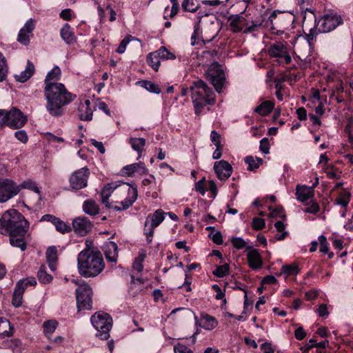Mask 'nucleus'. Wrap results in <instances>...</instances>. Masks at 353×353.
Returning a JSON list of instances; mask_svg holds the SVG:
<instances>
[{
	"label": "nucleus",
	"mask_w": 353,
	"mask_h": 353,
	"mask_svg": "<svg viewBox=\"0 0 353 353\" xmlns=\"http://www.w3.org/2000/svg\"><path fill=\"white\" fill-rule=\"evenodd\" d=\"M265 226V221L263 219L254 217L252 220V228L254 230H261Z\"/></svg>",
	"instance_id": "nucleus-60"
},
{
	"label": "nucleus",
	"mask_w": 353,
	"mask_h": 353,
	"mask_svg": "<svg viewBox=\"0 0 353 353\" xmlns=\"http://www.w3.org/2000/svg\"><path fill=\"white\" fill-rule=\"evenodd\" d=\"M319 184V179L316 178L315 182L311 187L305 185H297L296 187V199L302 203H305L314 196V188Z\"/></svg>",
	"instance_id": "nucleus-14"
},
{
	"label": "nucleus",
	"mask_w": 353,
	"mask_h": 353,
	"mask_svg": "<svg viewBox=\"0 0 353 353\" xmlns=\"http://www.w3.org/2000/svg\"><path fill=\"white\" fill-rule=\"evenodd\" d=\"M210 139L212 142L216 145V147L221 146V137L217 132H216L215 130H212L210 134Z\"/></svg>",
	"instance_id": "nucleus-61"
},
{
	"label": "nucleus",
	"mask_w": 353,
	"mask_h": 353,
	"mask_svg": "<svg viewBox=\"0 0 353 353\" xmlns=\"http://www.w3.org/2000/svg\"><path fill=\"white\" fill-rule=\"evenodd\" d=\"M61 77V69L59 66H54L50 72H48L44 83L45 86L49 84H58L57 81Z\"/></svg>",
	"instance_id": "nucleus-27"
},
{
	"label": "nucleus",
	"mask_w": 353,
	"mask_h": 353,
	"mask_svg": "<svg viewBox=\"0 0 353 353\" xmlns=\"http://www.w3.org/2000/svg\"><path fill=\"white\" fill-rule=\"evenodd\" d=\"M29 223L22 214L15 209H9L0 217V233L10 236V243L21 251L27 248L25 235Z\"/></svg>",
	"instance_id": "nucleus-1"
},
{
	"label": "nucleus",
	"mask_w": 353,
	"mask_h": 353,
	"mask_svg": "<svg viewBox=\"0 0 353 353\" xmlns=\"http://www.w3.org/2000/svg\"><path fill=\"white\" fill-rule=\"evenodd\" d=\"M37 276L39 281L42 283H48L52 280V276L47 273L45 265H42L39 268L37 272Z\"/></svg>",
	"instance_id": "nucleus-40"
},
{
	"label": "nucleus",
	"mask_w": 353,
	"mask_h": 353,
	"mask_svg": "<svg viewBox=\"0 0 353 353\" xmlns=\"http://www.w3.org/2000/svg\"><path fill=\"white\" fill-rule=\"evenodd\" d=\"M86 240L85 248L77 256L79 273L85 278H93L99 275L105 268L101 252L97 248H90Z\"/></svg>",
	"instance_id": "nucleus-2"
},
{
	"label": "nucleus",
	"mask_w": 353,
	"mask_h": 353,
	"mask_svg": "<svg viewBox=\"0 0 353 353\" xmlns=\"http://www.w3.org/2000/svg\"><path fill=\"white\" fill-rule=\"evenodd\" d=\"M93 327L97 331V336L102 340L110 337V331L112 326V319L110 314L104 312H95L90 318Z\"/></svg>",
	"instance_id": "nucleus-5"
},
{
	"label": "nucleus",
	"mask_w": 353,
	"mask_h": 353,
	"mask_svg": "<svg viewBox=\"0 0 353 353\" xmlns=\"http://www.w3.org/2000/svg\"><path fill=\"white\" fill-rule=\"evenodd\" d=\"M218 325L216 319L210 315L203 316L201 318V327L205 330H211Z\"/></svg>",
	"instance_id": "nucleus-37"
},
{
	"label": "nucleus",
	"mask_w": 353,
	"mask_h": 353,
	"mask_svg": "<svg viewBox=\"0 0 353 353\" xmlns=\"http://www.w3.org/2000/svg\"><path fill=\"white\" fill-rule=\"evenodd\" d=\"M281 272L287 276L296 275L299 268L296 264L285 265L281 268Z\"/></svg>",
	"instance_id": "nucleus-46"
},
{
	"label": "nucleus",
	"mask_w": 353,
	"mask_h": 353,
	"mask_svg": "<svg viewBox=\"0 0 353 353\" xmlns=\"http://www.w3.org/2000/svg\"><path fill=\"white\" fill-rule=\"evenodd\" d=\"M268 52L270 57L277 59V61L279 64H288L292 61L291 57L288 51L286 43L276 41L270 46Z\"/></svg>",
	"instance_id": "nucleus-9"
},
{
	"label": "nucleus",
	"mask_w": 353,
	"mask_h": 353,
	"mask_svg": "<svg viewBox=\"0 0 353 353\" xmlns=\"http://www.w3.org/2000/svg\"><path fill=\"white\" fill-rule=\"evenodd\" d=\"M92 226V222L85 216L77 217L72 221V228L75 234L81 236L90 232Z\"/></svg>",
	"instance_id": "nucleus-13"
},
{
	"label": "nucleus",
	"mask_w": 353,
	"mask_h": 353,
	"mask_svg": "<svg viewBox=\"0 0 353 353\" xmlns=\"http://www.w3.org/2000/svg\"><path fill=\"white\" fill-rule=\"evenodd\" d=\"M54 225L55 226L56 230L62 234H65L71 231L70 226L67 225L64 221H61L59 218H58L56 223H54Z\"/></svg>",
	"instance_id": "nucleus-54"
},
{
	"label": "nucleus",
	"mask_w": 353,
	"mask_h": 353,
	"mask_svg": "<svg viewBox=\"0 0 353 353\" xmlns=\"http://www.w3.org/2000/svg\"><path fill=\"white\" fill-rule=\"evenodd\" d=\"M118 187L117 185H116L114 183H108L107 185H105L101 193V202L105 204V207L108 209H110L112 208V205L109 203V198L110 197L113 191Z\"/></svg>",
	"instance_id": "nucleus-25"
},
{
	"label": "nucleus",
	"mask_w": 353,
	"mask_h": 353,
	"mask_svg": "<svg viewBox=\"0 0 353 353\" xmlns=\"http://www.w3.org/2000/svg\"><path fill=\"white\" fill-rule=\"evenodd\" d=\"M260 150L264 154H268L270 152V144L268 138H263L260 141Z\"/></svg>",
	"instance_id": "nucleus-62"
},
{
	"label": "nucleus",
	"mask_w": 353,
	"mask_h": 353,
	"mask_svg": "<svg viewBox=\"0 0 353 353\" xmlns=\"http://www.w3.org/2000/svg\"><path fill=\"white\" fill-rule=\"evenodd\" d=\"M319 241L320 243V252H323V254H327L328 257L330 259L333 258L334 253L333 252H329V246L328 243L327 242V239L323 235H320L319 236Z\"/></svg>",
	"instance_id": "nucleus-45"
},
{
	"label": "nucleus",
	"mask_w": 353,
	"mask_h": 353,
	"mask_svg": "<svg viewBox=\"0 0 353 353\" xmlns=\"http://www.w3.org/2000/svg\"><path fill=\"white\" fill-rule=\"evenodd\" d=\"M207 79L211 82L214 89L221 92L225 81V74L220 68V65L214 63L205 72Z\"/></svg>",
	"instance_id": "nucleus-11"
},
{
	"label": "nucleus",
	"mask_w": 353,
	"mask_h": 353,
	"mask_svg": "<svg viewBox=\"0 0 353 353\" xmlns=\"http://www.w3.org/2000/svg\"><path fill=\"white\" fill-rule=\"evenodd\" d=\"M146 257L145 250L141 249L139 251L138 256L134 259L132 268L137 272H141L143 270V263Z\"/></svg>",
	"instance_id": "nucleus-33"
},
{
	"label": "nucleus",
	"mask_w": 353,
	"mask_h": 353,
	"mask_svg": "<svg viewBox=\"0 0 353 353\" xmlns=\"http://www.w3.org/2000/svg\"><path fill=\"white\" fill-rule=\"evenodd\" d=\"M263 162V159L259 157L254 158L252 156H248L245 158V163L248 165V170L250 171H255Z\"/></svg>",
	"instance_id": "nucleus-36"
},
{
	"label": "nucleus",
	"mask_w": 353,
	"mask_h": 353,
	"mask_svg": "<svg viewBox=\"0 0 353 353\" xmlns=\"http://www.w3.org/2000/svg\"><path fill=\"white\" fill-rule=\"evenodd\" d=\"M182 8L184 11L194 12L197 10L198 6L195 5L194 0H183Z\"/></svg>",
	"instance_id": "nucleus-55"
},
{
	"label": "nucleus",
	"mask_w": 353,
	"mask_h": 353,
	"mask_svg": "<svg viewBox=\"0 0 353 353\" xmlns=\"http://www.w3.org/2000/svg\"><path fill=\"white\" fill-rule=\"evenodd\" d=\"M15 138L23 143H26L28 140L26 132L23 130H17L14 132Z\"/></svg>",
	"instance_id": "nucleus-57"
},
{
	"label": "nucleus",
	"mask_w": 353,
	"mask_h": 353,
	"mask_svg": "<svg viewBox=\"0 0 353 353\" xmlns=\"http://www.w3.org/2000/svg\"><path fill=\"white\" fill-rule=\"evenodd\" d=\"M307 207L303 210L304 212L315 214L320 210L319 205L312 200L307 203Z\"/></svg>",
	"instance_id": "nucleus-56"
},
{
	"label": "nucleus",
	"mask_w": 353,
	"mask_h": 353,
	"mask_svg": "<svg viewBox=\"0 0 353 353\" xmlns=\"http://www.w3.org/2000/svg\"><path fill=\"white\" fill-rule=\"evenodd\" d=\"M128 143L134 150L137 152L139 154H141L145 145V139L143 138L130 137L128 139Z\"/></svg>",
	"instance_id": "nucleus-35"
},
{
	"label": "nucleus",
	"mask_w": 353,
	"mask_h": 353,
	"mask_svg": "<svg viewBox=\"0 0 353 353\" xmlns=\"http://www.w3.org/2000/svg\"><path fill=\"white\" fill-rule=\"evenodd\" d=\"M230 27L234 32H240L243 30L244 17L240 14L232 16L230 19Z\"/></svg>",
	"instance_id": "nucleus-31"
},
{
	"label": "nucleus",
	"mask_w": 353,
	"mask_h": 353,
	"mask_svg": "<svg viewBox=\"0 0 353 353\" xmlns=\"http://www.w3.org/2000/svg\"><path fill=\"white\" fill-rule=\"evenodd\" d=\"M18 184L10 179L0 178V203H6L19 193Z\"/></svg>",
	"instance_id": "nucleus-10"
},
{
	"label": "nucleus",
	"mask_w": 353,
	"mask_h": 353,
	"mask_svg": "<svg viewBox=\"0 0 353 353\" xmlns=\"http://www.w3.org/2000/svg\"><path fill=\"white\" fill-rule=\"evenodd\" d=\"M122 171L123 174L132 176L136 173L144 174L147 172L148 170L143 163L139 162L125 165L123 168Z\"/></svg>",
	"instance_id": "nucleus-21"
},
{
	"label": "nucleus",
	"mask_w": 353,
	"mask_h": 353,
	"mask_svg": "<svg viewBox=\"0 0 353 353\" xmlns=\"http://www.w3.org/2000/svg\"><path fill=\"white\" fill-rule=\"evenodd\" d=\"M311 13L314 18L315 24H316V28L319 30V32H330L343 23L341 16L334 12L324 14L318 21L314 14L312 12Z\"/></svg>",
	"instance_id": "nucleus-6"
},
{
	"label": "nucleus",
	"mask_w": 353,
	"mask_h": 353,
	"mask_svg": "<svg viewBox=\"0 0 353 353\" xmlns=\"http://www.w3.org/2000/svg\"><path fill=\"white\" fill-rule=\"evenodd\" d=\"M58 326V322L56 320H48L43 324V333L46 336L50 339L52 334L54 332Z\"/></svg>",
	"instance_id": "nucleus-34"
},
{
	"label": "nucleus",
	"mask_w": 353,
	"mask_h": 353,
	"mask_svg": "<svg viewBox=\"0 0 353 353\" xmlns=\"http://www.w3.org/2000/svg\"><path fill=\"white\" fill-rule=\"evenodd\" d=\"M246 252L249 267L254 270L260 269L263 265V259L259 251L251 246H248Z\"/></svg>",
	"instance_id": "nucleus-17"
},
{
	"label": "nucleus",
	"mask_w": 353,
	"mask_h": 353,
	"mask_svg": "<svg viewBox=\"0 0 353 353\" xmlns=\"http://www.w3.org/2000/svg\"><path fill=\"white\" fill-rule=\"evenodd\" d=\"M130 39L128 37H125L119 43L117 49V52L119 54H122L125 51L126 46L130 43Z\"/></svg>",
	"instance_id": "nucleus-63"
},
{
	"label": "nucleus",
	"mask_w": 353,
	"mask_h": 353,
	"mask_svg": "<svg viewBox=\"0 0 353 353\" xmlns=\"http://www.w3.org/2000/svg\"><path fill=\"white\" fill-rule=\"evenodd\" d=\"M154 52L160 58V60L174 59L176 58L175 55L173 53L168 51L165 47H161L158 50Z\"/></svg>",
	"instance_id": "nucleus-48"
},
{
	"label": "nucleus",
	"mask_w": 353,
	"mask_h": 353,
	"mask_svg": "<svg viewBox=\"0 0 353 353\" xmlns=\"http://www.w3.org/2000/svg\"><path fill=\"white\" fill-rule=\"evenodd\" d=\"M274 226L278 232L281 234L276 235V239L278 241L285 239L288 235V232L285 230V225L281 221H278L275 223Z\"/></svg>",
	"instance_id": "nucleus-42"
},
{
	"label": "nucleus",
	"mask_w": 353,
	"mask_h": 353,
	"mask_svg": "<svg viewBox=\"0 0 353 353\" xmlns=\"http://www.w3.org/2000/svg\"><path fill=\"white\" fill-rule=\"evenodd\" d=\"M18 187L19 188V192L21 189H28L37 194H40L39 188L37 187L36 183L31 180L24 181L21 184L18 185Z\"/></svg>",
	"instance_id": "nucleus-47"
},
{
	"label": "nucleus",
	"mask_w": 353,
	"mask_h": 353,
	"mask_svg": "<svg viewBox=\"0 0 353 353\" xmlns=\"http://www.w3.org/2000/svg\"><path fill=\"white\" fill-rule=\"evenodd\" d=\"M57 250L54 246L50 247L46 250V259L48 266L52 271L57 269Z\"/></svg>",
	"instance_id": "nucleus-29"
},
{
	"label": "nucleus",
	"mask_w": 353,
	"mask_h": 353,
	"mask_svg": "<svg viewBox=\"0 0 353 353\" xmlns=\"http://www.w3.org/2000/svg\"><path fill=\"white\" fill-rule=\"evenodd\" d=\"M282 14L283 12L279 10H274L272 12L268 19L267 20L266 26L270 27L271 29H275L274 21L277 19V21H280L281 17H278V16L281 15Z\"/></svg>",
	"instance_id": "nucleus-51"
},
{
	"label": "nucleus",
	"mask_w": 353,
	"mask_h": 353,
	"mask_svg": "<svg viewBox=\"0 0 353 353\" xmlns=\"http://www.w3.org/2000/svg\"><path fill=\"white\" fill-rule=\"evenodd\" d=\"M83 211L91 216L99 213V208L97 203L92 199L85 200L83 203Z\"/></svg>",
	"instance_id": "nucleus-28"
},
{
	"label": "nucleus",
	"mask_w": 353,
	"mask_h": 353,
	"mask_svg": "<svg viewBox=\"0 0 353 353\" xmlns=\"http://www.w3.org/2000/svg\"><path fill=\"white\" fill-rule=\"evenodd\" d=\"M139 83L143 88L152 93L159 94L161 92L160 88L152 81L143 80Z\"/></svg>",
	"instance_id": "nucleus-43"
},
{
	"label": "nucleus",
	"mask_w": 353,
	"mask_h": 353,
	"mask_svg": "<svg viewBox=\"0 0 353 353\" xmlns=\"http://www.w3.org/2000/svg\"><path fill=\"white\" fill-rule=\"evenodd\" d=\"M231 243L233 247L237 250L243 249V248H247V242L241 237L237 236H232L230 239Z\"/></svg>",
	"instance_id": "nucleus-52"
},
{
	"label": "nucleus",
	"mask_w": 353,
	"mask_h": 353,
	"mask_svg": "<svg viewBox=\"0 0 353 353\" xmlns=\"http://www.w3.org/2000/svg\"><path fill=\"white\" fill-rule=\"evenodd\" d=\"M35 28V23L32 19H28L21 28L17 37V41L24 46H28L30 43V39L32 36V31Z\"/></svg>",
	"instance_id": "nucleus-15"
},
{
	"label": "nucleus",
	"mask_w": 353,
	"mask_h": 353,
	"mask_svg": "<svg viewBox=\"0 0 353 353\" xmlns=\"http://www.w3.org/2000/svg\"><path fill=\"white\" fill-rule=\"evenodd\" d=\"M350 193L349 192H341L339 196L334 201V204L346 208L350 202Z\"/></svg>",
	"instance_id": "nucleus-41"
},
{
	"label": "nucleus",
	"mask_w": 353,
	"mask_h": 353,
	"mask_svg": "<svg viewBox=\"0 0 353 353\" xmlns=\"http://www.w3.org/2000/svg\"><path fill=\"white\" fill-rule=\"evenodd\" d=\"M209 237L212 239L214 243L221 245L223 244L222 234L220 231H215V232H210Z\"/></svg>",
	"instance_id": "nucleus-58"
},
{
	"label": "nucleus",
	"mask_w": 353,
	"mask_h": 353,
	"mask_svg": "<svg viewBox=\"0 0 353 353\" xmlns=\"http://www.w3.org/2000/svg\"><path fill=\"white\" fill-rule=\"evenodd\" d=\"M103 250L107 261L110 263H117L118 260V246L113 241H106L103 246Z\"/></svg>",
	"instance_id": "nucleus-18"
},
{
	"label": "nucleus",
	"mask_w": 353,
	"mask_h": 353,
	"mask_svg": "<svg viewBox=\"0 0 353 353\" xmlns=\"http://www.w3.org/2000/svg\"><path fill=\"white\" fill-rule=\"evenodd\" d=\"M146 61L154 70H159L161 60L155 52H150L147 55Z\"/></svg>",
	"instance_id": "nucleus-39"
},
{
	"label": "nucleus",
	"mask_w": 353,
	"mask_h": 353,
	"mask_svg": "<svg viewBox=\"0 0 353 353\" xmlns=\"http://www.w3.org/2000/svg\"><path fill=\"white\" fill-rule=\"evenodd\" d=\"M90 100H85L83 104L79 108V117L81 121H91L92 119V110L90 108Z\"/></svg>",
	"instance_id": "nucleus-26"
},
{
	"label": "nucleus",
	"mask_w": 353,
	"mask_h": 353,
	"mask_svg": "<svg viewBox=\"0 0 353 353\" xmlns=\"http://www.w3.org/2000/svg\"><path fill=\"white\" fill-rule=\"evenodd\" d=\"M194 112L196 115L203 113L205 105L214 103L213 92L202 80L195 81L190 88Z\"/></svg>",
	"instance_id": "nucleus-4"
},
{
	"label": "nucleus",
	"mask_w": 353,
	"mask_h": 353,
	"mask_svg": "<svg viewBox=\"0 0 353 353\" xmlns=\"http://www.w3.org/2000/svg\"><path fill=\"white\" fill-rule=\"evenodd\" d=\"M44 94L46 110L52 117L63 115V107L71 103L76 97V95L67 90L63 83L47 85L44 88Z\"/></svg>",
	"instance_id": "nucleus-3"
},
{
	"label": "nucleus",
	"mask_w": 353,
	"mask_h": 353,
	"mask_svg": "<svg viewBox=\"0 0 353 353\" xmlns=\"http://www.w3.org/2000/svg\"><path fill=\"white\" fill-rule=\"evenodd\" d=\"M6 125L12 129H19L27 123V117L18 108H12L7 110Z\"/></svg>",
	"instance_id": "nucleus-12"
},
{
	"label": "nucleus",
	"mask_w": 353,
	"mask_h": 353,
	"mask_svg": "<svg viewBox=\"0 0 353 353\" xmlns=\"http://www.w3.org/2000/svg\"><path fill=\"white\" fill-rule=\"evenodd\" d=\"M214 170L221 181H225L232 173V167L225 160L216 161L214 164Z\"/></svg>",
	"instance_id": "nucleus-16"
},
{
	"label": "nucleus",
	"mask_w": 353,
	"mask_h": 353,
	"mask_svg": "<svg viewBox=\"0 0 353 353\" xmlns=\"http://www.w3.org/2000/svg\"><path fill=\"white\" fill-rule=\"evenodd\" d=\"M92 290L87 283L81 284L76 290L77 305L79 310H91Z\"/></svg>",
	"instance_id": "nucleus-7"
},
{
	"label": "nucleus",
	"mask_w": 353,
	"mask_h": 353,
	"mask_svg": "<svg viewBox=\"0 0 353 353\" xmlns=\"http://www.w3.org/2000/svg\"><path fill=\"white\" fill-rule=\"evenodd\" d=\"M60 37L68 45H73L77 42V37L73 29L68 23H65L60 30Z\"/></svg>",
	"instance_id": "nucleus-19"
},
{
	"label": "nucleus",
	"mask_w": 353,
	"mask_h": 353,
	"mask_svg": "<svg viewBox=\"0 0 353 353\" xmlns=\"http://www.w3.org/2000/svg\"><path fill=\"white\" fill-rule=\"evenodd\" d=\"M274 107V103L271 101H265L254 109V112L261 116H266L271 112Z\"/></svg>",
	"instance_id": "nucleus-32"
},
{
	"label": "nucleus",
	"mask_w": 353,
	"mask_h": 353,
	"mask_svg": "<svg viewBox=\"0 0 353 353\" xmlns=\"http://www.w3.org/2000/svg\"><path fill=\"white\" fill-rule=\"evenodd\" d=\"M23 282H17L16 284L12 299V303L15 307H19L23 303V294L24 293Z\"/></svg>",
	"instance_id": "nucleus-23"
},
{
	"label": "nucleus",
	"mask_w": 353,
	"mask_h": 353,
	"mask_svg": "<svg viewBox=\"0 0 353 353\" xmlns=\"http://www.w3.org/2000/svg\"><path fill=\"white\" fill-rule=\"evenodd\" d=\"M229 270L230 268L228 264L219 265L213 271V274L217 277L222 278L229 273Z\"/></svg>",
	"instance_id": "nucleus-53"
},
{
	"label": "nucleus",
	"mask_w": 353,
	"mask_h": 353,
	"mask_svg": "<svg viewBox=\"0 0 353 353\" xmlns=\"http://www.w3.org/2000/svg\"><path fill=\"white\" fill-rule=\"evenodd\" d=\"M155 228L156 227L153 226L152 224L150 223L148 218H146L144 223L143 234L146 237V242L148 244H150L152 242V237L154 236Z\"/></svg>",
	"instance_id": "nucleus-38"
},
{
	"label": "nucleus",
	"mask_w": 353,
	"mask_h": 353,
	"mask_svg": "<svg viewBox=\"0 0 353 353\" xmlns=\"http://www.w3.org/2000/svg\"><path fill=\"white\" fill-rule=\"evenodd\" d=\"M90 174V170L87 167L73 172L69 177L70 190L77 191L87 187Z\"/></svg>",
	"instance_id": "nucleus-8"
},
{
	"label": "nucleus",
	"mask_w": 353,
	"mask_h": 353,
	"mask_svg": "<svg viewBox=\"0 0 353 353\" xmlns=\"http://www.w3.org/2000/svg\"><path fill=\"white\" fill-rule=\"evenodd\" d=\"M166 213L161 209H158L152 214L148 216V221L153 226L157 228L165 219Z\"/></svg>",
	"instance_id": "nucleus-30"
},
{
	"label": "nucleus",
	"mask_w": 353,
	"mask_h": 353,
	"mask_svg": "<svg viewBox=\"0 0 353 353\" xmlns=\"http://www.w3.org/2000/svg\"><path fill=\"white\" fill-rule=\"evenodd\" d=\"M8 73V66L6 60L1 53H0V82L3 81Z\"/></svg>",
	"instance_id": "nucleus-50"
},
{
	"label": "nucleus",
	"mask_w": 353,
	"mask_h": 353,
	"mask_svg": "<svg viewBox=\"0 0 353 353\" xmlns=\"http://www.w3.org/2000/svg\"><path fill=\"white\" fill-rule=\"evenodd\" d=\"M128 190L127 197L121 202V209L127 210L131 207L136 201L138 196V191L136 187H132L129 184H126Z\"/></svg>",
	"instance_id": "nucleus-20"
},
{
	"label": "nucleus",
	"mask_w": 353,
	"mask_h": 353,
	"mask_svg": "<svg viewBox=\"0 0 353 353\" xmlns=\"http://www.w3.org/2000/svg\"><path fill=\"white\" fill-rule=\"evenodd\" d=\"M21 345V342L18 339H7L3 341L2 345L5 348L12 349V350L19 347Z\"/></svg>",
	"instance_id": "nucleus-49"
},
{
	"label": "nucleus",
	"mask_w": 353,
	"mask_h": 353,
	"mask_svg": "<svg viewBox=\"0 0 353 353\" xmlns=\"http://www.w3.org/2000/svg\"><path fill=\"white\" fill-rule=\"evenodd\" d=\"M14 327L5 318H0V339L9 338L13 335Z\"/></svg>",
	"instance_id": "nucleus-24"
},
{
	"label": "nucleus",
	"mask_w": 353,
	"mask_h": 353,
	"mask_svg": "<svg viewBox=\"0 0 353 353\" xmlns=\"http://www.w3.org/2000/svg\"><path fill=\"white\" fill-rule=\"evenodd\" d=\"M201 33L200 21H196L194 26V32L191 37V45L195 46L199 43V37Z\"/></svg>",
	"instance_id": "nucleus-44"
},
{
	"label": "nucleus",
	"mask_w": 353,
	"mask_h": 353,
	"mask_svg": "<svg viewBox=\"0 0 353 353\" xmlns=\"http://www.w3.org/2000/svg\"><path fill=\"white\" fill-rule=\"evenodd\" d=\"M34 64L28 60L26 69L21 71L19 74H14V79L17 81L24 83L31 78L34 73Z\"/></svg>",
	"instance_id": "nucleus-22"
},
{
	"label": "nucleus",
	"mask_w": 353,
	"mask_h": 353,
	"mask_svg": "<svg viewBox=\"0 0 353 353\" xmlns=\"http://www.w3.org/2000/svg\"><path fill=\"white\" fill-rule=\"evenodd\" d=\"M174 353H193L192 351L185 345L178 343L174 347Z\"/></svg>",
	"instance_id": "nucleus-64"
},
{
	"label": "nucleus",
	"mask_w": 353,
	"mask_h": 353,
	"mask_svg": "<svg viewBox=\"0 0 353 353\" xmlns=\"http://www.w3.org/2000/svg\"><path fill=\"white\" fill-rule=\"evenodd\" d=\"M319 30L316 28V24H315V27L313 28H310L308 34H305V39L311 45V42L315 39L316 36L319 34Z\"/></svg>",
	"instance_id": "nucleus-59"
}]
</instances>
